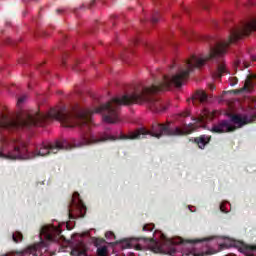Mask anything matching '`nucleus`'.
Returning a JSON list of instances; mask_svg holds the SVG:
<instances>
[{
	"instance_id": "1",
	"label": "nucleus",
	"mask_w": 256,
	"mask_h": 256,
	"mask_svg": "<svg viewBox=\"0 0 256 256\" xmlns=\"http://www.w3.org/2000/svg\"><path fill=\"white\" fill-rule=\"evenodd\" d=\"M0 159L15 161V159H35V157H47L61 151V141L54 144L42 143L32 153L27 150V145L21 139L10 138L2 134L0 136Z\"/></svg>"
},
{
	"instance_id": "2",
	"label": "nucleus",
	"mask_w": 256,
	"mask_h": 256,
	"mask_svg": "<svg viewBox=\"0 0 256 256\" xmlns=\"http://www.w3.org/2000/svg\"><path fill=\"white\" fill-rule=\"evenodd\" d=\"M195 129H187L181 130V128L176 127L171 129L169 125L166 124H153L151 130H147L146 128H139L135 132H130L128 135L122 134L119 139H143L146 135H150V137H156V139H161L162 135H191Z\"/></svg>"
},
{
	"instance_id": "3",
	"label": "nucleus",
	"mask_w": 256,
	"mask_h": 256,
	"mask_svg": "<svg viewBox=\"0 0 256 256\" xmlns=\"http://www.w3.org/2000/svg\"><path fill=\"white\" fill-rule=\"evenodd\" d=\"M254 117H249L247 115H239L232 114L230 116V121L234 123L231 124L229 120H222L217 124H214L211 128V133H233V131H237V129H241V127H245V125H249V123H253ZM236 125V126H235Z\"/></svg>"
},
{
	"instance_id": "4",
	"label": "nucleus",
	"mask_w": 256,
	"mask_h": 256,
	"mask_svg": "<svg viewBox=\"0 0 256 256\" xmlns=\"http://www.w3.org/2000/svg\"><path fill=\"white\" fill-rule=\"evenodd\" d=\"M85 213H87V206L84 205L83 200L79 197V192H74L68 208L69 219L83 218Z\"/></svg>"
},
{
	"instance_id": "5",
	"label": "nucleus",
	"mask_w": 256,
	"mask_h": 256,
	"mask_svg": "<svg viewBox=\"0 0 256 256\" xmlns=\"http://www.w3.org/2000/svg\"><path fill=\"white\" fill-rule=\"evenodd\" d=\"M133 241H144V243H152V251L154 253H161V247L157 245V242L153 241V238H132L130 241H124V249H136V251H143V246L141 244L133 245Z\"/></svg>"
},
{
	"instance_id": "6",
	"label": "nucleus",
	"mask_w": 256,
	"mask_h": 256,
	"mask_svg": "<svg viewBox=\"0 0 256 256\" xmlns=\"http://www.w3.org/2000/svg\"><path fill=\"white\" fill-rule=\"evenodd\" d=\"M41 235L46 239V241H50L53 243H59L63 236L61 235V230L56 227L44 226L41 229Z\"/></svg>"
},
{
	"instance_id": "7",
	"label": "nucleus",
	"mask_w": 256,
	"mask_h": 256,
	"mask_svg": "<svg viewBox=\"0 0 256 256\" xmlns=\"http://www.w3.org/2000/svg\"><path fill=\"white\" fill-rule=\"evenodd\" d=\"M256 74H249L242 88L234 90L236 95L239 93H253L255 91Z\"/></svg>"
},
{
	"instance_id": "8",
	"label": "nucleus",
	"mask_w": 256,
	"mask_h": 256,
	"mask_svg": "<svg viewBox=\"0 0 256 256\" xmlns=\"http://www.w3.org/2000/svg\"><path fill=\"white\" fill-rule=\"evenodd\" d=\"M207 99H208V96H207V93L203 90H197L192 98L190 99L193 103V105H197V103H207ZM188 100V101H190Z\"/></svg>"
},
{
	"instance_id": "9",
	"label": "nucleus",
	"mask_w": 256,
	"mask_h": 256,
	"mask_svg": "<svg viewBox=\"0 0 256 256\" xmlns=\"http://www.w3.org/2000/svg\"><path fill=\"white\" fill-rule=\"evenodd\" d=\"M211 135H200L196 138H194V143L199 147V149H205L209 143H211Z\"/></svg>"
},
{
	"instance_id": "10",
	"label": "nucleus",
	"mask_w": 256,
	"mask_h": 256,
	"mask_svg": "<svg viewBox=\"0 0 256 256\" xmlns=\"http://www.w3.org/2000/svg\"><path fill=\"white\" fill-rule=\"evenodd\" d=\"M224 73H227V67L225 66V63L222 61L217 64V68L212 73V76L214 77V79H221Z\"/></svg>"
},
{
	"instance_id": "11",
	"label": "nucleus",
	"mask_w": 256,
	"mask_h": 256,
	"mask_svg": "<svg viewBox=\"0 0 256 256\" xmlns=\"http://www.w3.org/2000/svg\"><path fill=\"white\" fill-rule=\"evenodd\" d=\"M87 254V245L85 243L80 242L77 247L73 248L71 251V255L74 256H83Z\"/></svg>"
},
{
	"instance_id": "12",
	"label": "nucleus",
	"mask_w": 256,
	"mask_h": 256,
	"mask_svg": "<svg viewBox=\"0 0 256 256\" xmlns=\"http://www.w3.org/2000/svg\"><path fill=\"white\" fill-rule=\"evenodd\" d=\"M207 119H213V114L211 112H205L203 115L195 119L196 123L201 124V126L207 123Z\"/></svg>"
},
{
	"instance_id": "13",
	"label": "nucleus",
	"mask_w": 256,
	"mask_h": 256,
	"mask_svg": "<svg viewBox=\"0 0 256 256\" xmlns=\"http://www.w3.org/2000/svg\"><path fill=\"white\" fill-rule=\"evenodd\" d=\"M12 239L14 243H21L23 241V234L21 232H15L12 234Z\"/></svg>"
},
{
	"instance_id": "14",
	"label": "nucleus",
	"mask_w": 256,
	"mask_h": 256,
	"mask_svg": "<svg viewBox=\"0 0 256 256\" xmlns=\"http://www.w3.org/2000/svg\"><path fill=\"white\" fill-rule=\"evenodd\" d=\"M98 256H107V246H101L97 249Z\"/></svg>"
},
{
	"instance_id": "15",
	"label": "nucleus",
	"mask_w": 256,
	"mask_h": 256,
	"mask_svg": "<svg viewBox=\"0 0 256 256\" xmlns=\"http://www.w3.org/2000/svg\"><path fill=\"white\" fill-rule=\"evenodd\" d=\"M33 251H37V246L30 247L27 250L19 251L17 252V255H25V253H33Z\"/></svg>"
},
{
	"instance_id": "16",
	"label": "nucleus",
	"mask_w": 256,
	"mask_h": 256,
	"mask_svg": "<svg viewBox=\"0 0 256 256\" xmlns=\"http://www.w3.org/2000/svg\"><path fill=\"white\" fill-rule=\"evenodd\" d=\"M151 23L155 25V23H159V11H154L151 18Z\"/></svg>"
},
{
	"instance_id": "17",
	"label": "nucleus",
	"mask_w": 256,
	"mask_h": 256,
	"mask_svg": "<svg viewBox=\"0 0 256 256\" xmlns=\"http://www.w3.org/2000/svg\"><path fill=\"white\" fill-rule=\"evenodd\" d=\"M153 229H155V224H145L142 228V231L151 232Z\"/></svg>"
},
{
	"instance_id": "18",
	"label": "nucleus",
	"mask_w": 256,
	"mask_h": 256,
	"mask_svg": "<svg viewBox=\"0 0 256 256\" xmlns=\"http://www.w3.org/2000/svg\"><path fill=\"white\" fill-rule=\"evenodd\" d=\"M229 83H230L231 87H235V85H237V83H239V79L237 77H230Z\"/></svg>"
},
{
	"instance_id": "19",
	"label": "nucleus",
	"mask_w": 256,
	"mask_h": 256,
	"mask_svg": "<svg viewBox=\"0 0 256 256\" xmlns=\"http://www.w3.org/2000/svg\"><path fill=\"white\" fill-rule=\"evenodd\" d=\"M105 237H106V239H116L115 233H113L112 231L106 232Z\"/></svg>"
},
{
	"instance_id": "20",
	"label": "nucleus",
	"mask_w": 256,
	"mask_h": 256,
	"mask_svg": "<svg viewBox=\"0 0 256 256\" xmlns=\"http://www.w3.org/2000/svg\"><path fill=\"white\" fill-rule=\"evenodd\" d=\"M27 99V96L23 95L20 98H18L17 105H21V103H25V100Z\"/></svg>"
},
{
	"instance_id": "21",
	"label": "nucleus",
	"mask_w": 256,
	"mask_h": 256,
	"mask_svg": "<svg viewBox=\"0 0 256 256\" xmlns=\"http://www.w3.org/2000/svg\"><path fill=\"white\" fill-rule=\"evenodd\" d=\"M246 249H247L248 251H256V246L247 245V246H246Z\"/></svg>"
},
{
	"instance_id": "22",
	"label": "nucleus",
	"mask_w": 256,
	"mask_h": 256,
	"mask_svg": "<svg viewBox=\"0 0 256 256\" xmlns=\"http://www.w3.org/2000/svg\"><path fill=\"white\" fill-rule=\"evenodd\" d=\"M220 211L222 213H227V210H225V204H220Z\"/></svg>"
},
{
	"instance_id": "23",
	"label": "nucleus",
	"mask_w": 256,
	"mask_h": 256,
	"mask_svg": "<svg viewBox=\"0 0 256 256\" xmlns=\"http://www.w3.org/2000/svg\"><path fill=\"white\" fill-rule=\"evenodd\" d=\"M202 240H190L189 243H201Z\"/></svg>"
},
{
	"instance_id": "24",
	"label": "nucleus",
	"mask_w": 256,
	"mask_h": 256,
	"mask_svg": "<svg viewBox=\"0 0 256 256\" xmlns=\"http://www.w3.org/2000/svg\"><path fill=\"white\" fill-rule=\"evenodd\" d=\"M209 87H210L211 91L215 90V85L210 84Z\"/></svg>"
},
{
	"instance_id": "25",
	"label": "nucleus",
	"mask_w": 256,
	"mask_h": 256,
	"mask_svg": "<svg viewBox=\"0 0 256 256\" xmlns=\"http://www.w3.org/2000/svg\"><path fill=\"white\" fill-rule=\"evenodd\" d=\"M182 117H189V112H185L182 114Z\"/></svg>"
},
{
	"instance_id": "26",
	"label": "nucleus",
	"mask_w": 256,
	"mask_h": 256,
	"mask_svg": "<svg viewBox=\"0 0 256 256\" xmlns=\"http://www.w3.org/2000/svg\"><path fill=\"white\" fill-rule=\"evenodd\" d=\"M203 255H205V254H203V253H196V254H194V256H203Z\"/></svg>"
},
{
	"instance_id": "27",
	"label": "nucleus",
	"mask_w": 256,
	"mask_h": 256,
	"mask_svg": "<svg viewBox=\"0 0 256 256\" xmlns=\"http://www.w3.org/2000/svg\"><path fill=\"white\" fill-rule=\"evenodd\" d=\"M93 5H95V0H93V1L90 3V7H93Z\"/></svg>"
},
{
	"instance_id": "28",
	"label": "nucleus",
	"mask_w": 256,
	"mask_h": 256,
	"mask_svg": "<svg viewBox=\"0 0 256 256\" xmlns=\"http://www.w3.org/2000/svg\"><path fill=\"white\" fill-rule=\"evenodd\" d=\"M202 9H207V6L205 4H201Z\"/></svg>"
},
{
	"instance_id": "29",
	"label": "nucleus",
	"mask_w": 256,
	"mask_h": 256,
	"mask_svg": "<svg viewBox=\"0 0 256 256\" xmlns=\"http://www.w3.org/2000/svg\"><path fill=\"white\" fill-rule=\"evenodd\" d=\"M62 12H63L62 9H57V10H56V13H62Z\"/></svg>"
},
{
	"instance_id": "30",
	"label": "nucleus",
	"mask_w": 256,
	"mask_h": 256,
	"mask_svg": "<svg viewBox=\"0 0 256 256\" xmlns=\"http://www.w3.org/2000/svg\"><path fill=\"white\" fill-rule=\"evenodd\" d=\"M252 61H256V56H252Z\"/></svg>"
},
{
	"instance_id": "31",
	"label": "nucleus",
	"mask_w": 256,
	"mask_h": 256,
	"mask_svg": "<svg viewBox=\"0 0 256 256\" xmlns=\"http://www.w3.org/2000/svg\"><path fill=\"white\" fill-rule=\"evenodd\" d=\"M62 65H65V60H62Z\"/></svg>"
},
{
	"instance_id": "32",
	"label": "nucleus",
	"mask_w": 256,
	"mask_h": 256,
	"mask_svg": "<svg viewBox=\"0 0 256 256\" xmlns=\"http://www.w3.org/2000/svg\"><path fill=\"white\" fill-rule=\"evenodd\" d=\"M163 240H164V241H167V238H165V236H163Z\"/></svg>"
},
{
	"instance_id": "33",
	"label": "nucleus",
	"mask_w": 256,
	"mask_h": 256,
	"mask_svg": "<svg viewBox=\"0 0 256 256\" xmlns=\"http://www.w3.org/2000/svg\"><path fill=\"white\" fill-rule=\"evenodd\" d=\"M204 241H209V238H205Z\"/></svg>"
},
{
	"instance_id": "34",
	"label": "nucleus",
	"mask_w": 256,
	"mask_h": 256,
	"mask_svg": "<svg viewBox=\"0 0 256 256\" xmlns=\"http://www.w3.org/2000/svg\"><path fill=\"white\" fill-rule=\"evenodd\" d=\"M96 245H99V241L98 240H96Z\"/></svg>"
},
{
	"instance_id": "35",
	"label": "nucleus",
	"mask_w": 256,
	"mask_h": 256,
	"mask_svg": "<svg viewBox=\"0 0 256 256\" xmlns=\"http://www.w3.org/2000/svg\"><path fill=\"white\" fill-rule=\"evenodd\" d=\"M172 253H175V249H172Z\"/></svg>"
},
{
	"instance_id": "36",
	"label": "nucleus",
	"mask_w": 256,
	"mask_h": 256,
	"mask_svg": "<svg viewBox=\"0 0 256 256\" xmlns=\"http://www.w3.org/2000/svg\"><path fill=\"white\" fill-rule=\"evenodd\" d=\"M169 241V243H173V241H171V240H168Z\"/></svg>"
},
{
	"instance_id": "37",
	"label": "nucleus",
	"mask_w": 256,
	"mask_h": 256,
	"mask_svg": "<svg viewBox=\"0 0 256 256\" xmlns=\"http://www.w3.org/2000/svg\"><path fill=\"white\" fill-rule=\"evenodd\" d=\"M33 256H37V254H34Z\"/></svg>"
}]
</instances>
